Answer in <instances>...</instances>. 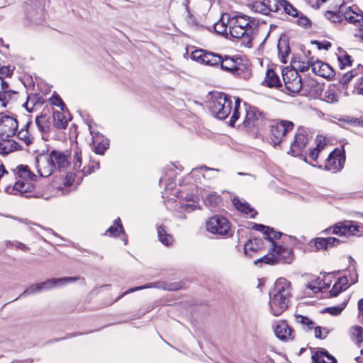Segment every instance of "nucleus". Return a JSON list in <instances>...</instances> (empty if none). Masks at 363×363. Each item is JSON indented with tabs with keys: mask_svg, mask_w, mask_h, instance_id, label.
Here are the masks:
<instances>
[{
	"mask_svg": "<svg viewBox=\"0 0 363 363\" xmlns=\"http://www.w3.org/2000/svg\"><path fill=\"white\" fill-rule=\"evenodd\" d=\"M348 279L347 277L343 276L339 278L334 284L332 289L330 291V296L335 297L342 291L347 288Z\"/></svg>",
	"mask_w": 363,
	"mask_h": 363,
	"instance_id": "obj_33",
	"label": "nucleus"
},
{
	"mask_svg": "<svg viewBox=\"0 0 363 363\" xmlns=\"http://www.w3.org/2000/svg\"><path fill=\"white\" fill-rule=\"evenodd\" d=\"M73 163H74V169L76 170H79L82 167V152L81 150L77 149L74 150L73 155Z\"/></svg>",
	"mask_w": 363,
	"mask_h": 363,
	"instance_id": "obj_49",
	"label": "nucleus"
},
{
	"mask_svg": "<svg viewBox=\"0 0 363 363\" xmlns=\"http://www.w3.org/2000/svg\"><path fill=\"white\" fill-rule=\"evenodd\" d=\"M153 287L158 288V289L162 288V289H164L165 290H168V291H173V290L177 289V288L173 287L172 286H167V285H164V284H162L160 282H155L152 284H147V285H143V286H140L131 288V289L127 290L125 292H124L121 296H119L118 298V299L121 298L125 294H130V293H133V292L138 291V290L147 289V288H153Z\"/></svg>",
	"mask_w": 363,
	"mask_h": 363,
	"instance_id": "obj_31",
	"label": "nucleus"
},
{
	"mask_svg": "<svg viewBox=\"0 0 363 363\" xmlns=\"http://www.w3.org/2000/svg\"><path fill=\"white\" fill-rule=\"evenodd\" d=\"M206 229L213 234L227 235L230 231L228 220L221 216H214L210 218L206 223Z\"/></svg>",
	"mask_w": 363,
	"mask_h": 363,
	"instance_id": "obj_9",
	"label": "nucleus"
},
{
	"mask_svg": "<svg viewBox=\"0 0 363 363\" xmlns=\"http://www.w3.org/2000/svg\"><path fill=\"white\" fill-rule=\"evenodd\" d=\"M325 17L334 23H342L344 21L343 16L339 13V9L337 11H326Z\"/></svg>",
	"mask_w": 363,
	"mask_h": 363,
	"instance_id": "obj_39",
	"label": "nucleus"
},
{
	"mask_svg": "<svg viewBox=\"0 0 363 363\" xmlns=\"http://www.w3.org/2000/svg\"><path fill=\"white\" fill-rule=\"evenodd\" d=\"M54 126L57 129H65L67 126L68 121L70 120L67 116L65 115L64 111H55L52 114Z\"/></svg>",
	"mask_w": 363,
	"mask_h": 363,
	"instance_id": "obj_29",
	"label": "nucleus"
},
{
	"mask_svg": "<svg viewBox=\"0 0 363 363\" xmlns=\"http://www.w3.org/2000/svg\"><path fill=\"white\" fill-rule=\"evenodd\" d=\"M363 227L357 223L348 221L340 223L335 225L333 229V233L341 236L354 235L358 233H363L361 230Z\"/></svg>",
	"mask_w": 363,
	"mask_h": 363,
	"instance_id": "obj_13",
	"label": "nucleus"
},
{
	"mask_svg": "<svg viewBox=\"0 0 363 363\" xmlns=\"http://www.w3.org/2000/svg\"><path fill=\"white\" fill-rule=\"evenodd\" d=\"M21 149V145L11 138H1L0 141V154L6 155Z\"/></svg>",
	"mask_w": 363,
	"mask_h": 363,
	"instance_id": "obj_23",
	"label": "nucleus"
},
{
	"mask_svg": "<svg viewBox=\"0 0 363 363\" xmlns=\"http://www.w3.org/2000/svg\"><path fill=\"white\" fill-rule=\"evenodd\" d=\"M264 83L269 87H279L281 86L279 77L272 69H269L267 72Z\"/></svg>",
	"mask_w": 363,
	"mask_h": 363,
	"instance_id": "obj_35",
	"label": "nucleus"
},
{
	"mask_svg": "<svg viewBox=\"0 0 363 363\" xmlns=\"http://www.w3.org/2000/svg\"><path fill=\"white\" fill-rule=\"evenodd\" d=\"M269 306L272 313L276 316L281 315L289 306L291 298L290 281L284 278H279L274 289L269 293Z\"/></svg>",
	"mask_w": 363,
	"mask_h": 363,
	"instance_id": "obj_2",
	"label": "nucleus"
},
{
	"mask_svg": "<svg viewBox=\"0 0 363 363\" xmlns=\"http://www.w3.org/2000/svg\"><path fill=\"white\" fill-rule=\"evenodd\" d=\"M192 60L208 66H218L220 55L205 50H196L191 53Z\"/></svg>",
	"mask_w": 363,
	"mask_h": 363,
	"instance_id": "obj_12",
	"label": "nucleus"
},
{
	"mask_svg": "<svg viewBox=\"0 0 363 363\" xmlns=\"http://www.w3.org/2000/svg\"><path fill=\"white\" fill-rule=\"evenodd\" d=\"M311 62H313V59L311 58L310 60L307 62H299L297 67V70L298 69L300 72H306L307 71L309 67H311Z\"/></svg>",
	"mask_w": 363,
	"mask_h": 363,
	"instance_id": "obj_53",
	"label": "nucleus"
},
{
	"mask_svg": "<svg viewBox=\"0 0 363 363\" xmlns=\"http://www.w3.org/2000/svg\"><path fill=\"white\" fill-rule=\"evenodd\" d=\"M52 104L57 106L60 107L62 111H64L65 108V104L59 96H57L56 98L54 99Z\"/></svg>",
	"mask_w": 363,
	"mask_h": 363,
	"instance_id": "obj_60",
	"label": "nucleus"
},
{
	"mask_svg": "<svg viewBox=\"0 0 363 363\" xmlns=\"http://www.w3.org/2000/svg\"><path fill=\"white\" fill-rule=\"evenodd\" d=\"M358 30L354 33V36L363 40V26L357 27Z\"/></svg>",
	"mask_w": 363,
	"mask_h": 363,
	"instance_id": "obj_64",
	"label": "nucleus"
},
{
	"mask_svg": "<svg viewBox=\"0 0 363 363\" xmlns=\"http://www.w3.org/2000/svg\"><path fill=\"white\" fill-rule=\"evenodd\" d=\"M326 145V143L325 141L324 138H318L317 139V145L315 147V150H317L319 152L324 149L325 146Z\"/></svg>",
	"mask_w": 363,
	"mask_h": 363,
	"instance_id": "obj_57",
	"label": "nucleus"
},
{
	"mask_svg": "<svg viewBox=\"0 0 363 363\" xmlns=\"http://www.w3.org/2000/svg\"><path fill=\"white\" fill-rule=\"evenodd\" d=\"M13 245L16 248L20 249V250H23V251H28L29 250V247L26 245H25V244L22 243V242H16L13 244Z\"/></svg>",
	"mask_w": 363,
	"mask_h": 363,
	"instance_id": "obj_61",
	"label": "nucleus"
},
{
	"mask_svg": "<svg viewBox=\"0 0 363 363\" xmlns=\"http://www.w3.org/2000/svg\"><path fill=\"white\" fill-rule=\"evenodd\" d=\"M29 124L30 123H27L17 133V137L18 139L23 141L26 145H29L32 143V138L30 137L28 130Z\"/></svg>",
	"mask_w": 363,
	"mask_h": 363,
	"instance_id": "obj_37",
	"label": "nucleus"
},
{
	"mask_svg": "<svg viewBox=\"0 0 363 363\" xmlns=\"http://www.w3.org/2000/svg\"><path fill=\"white\" fill-rule=\"evenodd\" d=\"M354 91L358 94L363 95V77H361L354 86Z\"/></svg>",
	"mask_w": 363,
	"mask_h": 363,
	"instance_id": "obj_58",
	"label": "nucleus"
},
{
	"mask_svg": "<svg viewBox=\"0 0 363 363\" xmlns=\"http://www.w3.org/2000/svg\"><path fill=\"white\" fill-rule=\"evenodd\" d=\"M297 23L299 26L304 27V28H307L310 25L309 19L304 16H301L298 17V18L297 20Z\"/></svg>",
	"mask_w": 363,
	"mask_h": 363,
	"instance_id": "obj_56",
	"label": "nucleus"
},
{
	"mask_svg": "<svg viewBox=\"0 0 363 363\" xmlns=\"http://www.w3.org/2000/svg\"><path fill=\"white\" fill-rule=\"evenodd\" d=\"M345 242L340 239L328 237L326 238H317L315 240V246L317 250H328L330 247L337 245L339 243Z\"/></svg>",
	"mask_w": 363,
	"mask_h": 363,
	"instance_id": "obj_25",
	"label": "nucleus"
},
{
	"mask_svg": "<svg viewBox=\"0 0 363 363\" xmlns=\"http://www.w3.org/2000/svg\"><path fill=\"white\" fill-rule=\"evenodd\" d=\"M356 75H357V72L356 70H352L350 72H348L347 73H345V74H343L342 76V77L340 78V83L343 85V86H345L347 85L350 81L351 79L354 77Z\"/></svg>",
	"mask_w": 363,
	"mask_h": 363,
	"instance_id": "obj_50",
	"label": "nucleus"
},
{
	"mask_svg": "<svg viewBox=\"0 0 363 363\" xmlns=\"http://www.w3.org/2000/svg\"><path fill=\"white\" fill-rule=\"evenodd\" d=\"M319 152L315 150V148H313V150H311L309 152V157L314 161H316L318 157V155H319Z\"/></svg>",
	"mask_w": 363,
	"mask_h": 363,
	"instance_id": "obj_62",
	"label": "nucleus"
},
{
	"mask_svg": "<svg viewBox=\"0 0 363 363\" xmlns=\"http://www.w3.org/2000/svg\"><path fill=\"white\" fill-rule=\"evenodd\" d=\"M263 118L262 113L258 109L250 107L246 111L243 124L247 128L258 126L262 122Z\"/></svg>",
	"mask_w": 363,
	"mask_h": 363,
	"instance_id": "obj_18",
	"label": "nucleus"
},
{
	"mask_svg": "<svg viewBox=\"0 0 363 363\" xmlns=\"http://www.w3.org/2000/svg\"><path fill=\"white\" fill-rule=\"evenodd\" d=\"M35 123L38 130L42 133H47L50 131L51 124L49 117L46 114H41L35 118Z\"/></svg>",
	"mask_w": 363,
	"mask_h": 363,
	"instance_id": "obj_34",
	"label": "nucleus"
},
{
	"mask_svg": "<svg viewBox=\"0 0 363 363\" xmlns=\"http://www.w3.org/2000/svg\"><path fill=\"white\" fill-rule=\"evenodd\" d=\"M345 162V152L339 149H335L328 157L324 169L333 173L337 172L343 168Z\"/></svg>",
	"mask_w": 363,
	"mask_h": 363,
	"instance_id": "obj_11",
	"label": "nucleus"
},
{
	"mask_svg": "<svg viewBox=\"0 0 363 363\" xmlns=\"http://www.w3.org/2000/svg\"><path fill=\"white\" fill-rule=\"evenodd\" d=\"M312 359L315 363H337L336 359L325 350L316 352Z\"/></svg>",
	"mask_w": 363,
	"mask_h": 363,
	"instance_id": "obj_30",
	"label": "nucleus"
},
{
	"mask_svg": "<svg viewBox=\"0 0 363 363\" xmlns=\"http://www.w3.org/2000/svg\"><path fill=\"white\" fill-rule=\"evenodd\" d=\"M282 2L284 0H263L260 3H257V8H260V12L268 15L270 12H277L281 10Z\"/></svg>",
	"mask_w": 363,
	"mask_h": 363,
	"instance_id": "obj_19",
	"label": "nucleus"
},
{
	"mask_svg": "<svg viewBox=\"0 0 363 363\" xmlns=\"http://www.w3.org/2000/svg\"><path fill=\"white\" fill-rule=\"evenodd\" d=\"M218 66L223 71L245 80L251 77V70L249 66L238 56L225 55L223 57L220 55V62H219Z\"/></svg>",
	"mask_w": 363,
	"mask_h": 363,
	"instance_id": "obj_4",
	"label": "nucleus"
},
{
	"mask_svg": "<svg viewBox=\"0 0 363 363\" xmlns=\"http://www.w3.org/2000/svg\"><path fill=\"white\" fill-rule=\"evenodd\" d=\"M263 247V241L262 239L255 238L248 240L244 247L245 253L247 256L252 257L253 253L258 252Z\"/></svg>",
	"mask_w": 363,
	"mask_h": 363,
	"instance_id": "obj_28",
	"label": "nucleus"
},
{
	"mask_svg": "<svg viewBox=\"0 0 363 363\" xmlns=\"http://www.w3.org/2000/svg\"><path fill=\"white\" fill-rule=\"evenodd\" d=\"M212 114L220 120L226 118L231 112L232 101L230 97L223 93L215 94L210 102Z\"/></svg>",
	"mask_w": 363,
	"mask_h": 363,
	"instance_id": "obj_6",
	"label": "nucleus"
},
{
	"mask_svg": "<svg viewBox=\"0 0 363 363\" xmlns=\"http://www.w3.org/2000/svg\"><path fill=\"white\" fill-rule=\"evenodd\" d=\"M233 203L238 211L245 214L250 215L251 218H254L257 214V212L255 211V209L245 201H242L239 199H234Z\"/></svg>",
	"mask_w": 363,
	"mask_h": 363,
	"instance_id": "obj_32",
	"label": "nucleus"
},
{
	"mask_svg": "<svg viewBox=\"0 0 363 363\" xmlns=\"http://www.w3.org/2000/svg\"><path fill=\"white\" fill-rule=\"evenodd\" d=\"M17 94L16 91L9 89V87L3 90L0 93V101L2 106L6 107L7 104L13 101Z\"/></svg>",
	"mask_w": 363,
	"mask_h": 363,
	"instance_id": "obj_36",
	"label": "nucleus"
},
{
	"mask_svg": "<svg viewBox=\"0 0 363 363\" xmlns=\"http://www.w3.org/2000/svg\"><path fill=\"white\" fill-rule=\"evenodd\" d=\"M277 47H278V50H279V55L281 57V61L284 63H286L284 58L289 53V47L287 45H286L285 43H281V42L279 43Z\"/></svg>",
	"mask_w": 363,
	"mask_h": 363,
	"instance_id": "obj_51",
	"label": "nucleus"
},
{
	"mask_svg": "<svg viewBox=\"0 0 363 363\" xmlns=\"http://www.w3.org/2000/svg\"><path fill=\"white\" fill-rule=\"evenodd\" d=\"M191 1V0H184V3H183L189 18H191L192 16V13H191V9H190ZM192 2H193V4H194V5L201 6L203 3H206V1L205 0H192Z\"/></svg>",
	"mask_w": 363,
	"mask_h": 363,
	"instance_id": "obj_52",
	"label": "nucleus"
},
{
	"mask_svg": "<svg viewBox=\"0 0 363 363\" xmlns=\"http://www.w3.org/2000/svg\"><path fill=\"white\" fill-rule=\"evenodd\" d=\"M320 281H319V279H315V280L314 281L308 283L306 285V287H307V289L313 291V293H317L320 291L321 287L327 289V288H329V286H330V284H323L324 286H320Z\"/></svg>",
	"mask_w": 363,
	"mask_h": 363,
	"instance_id": "obj_43",
	"label": "nucleus"
},
{
	"mask_svg": "<svg viewBox=\"0 0 363 363\" xmlns=\"http://www.w3.org/2000/svg\"><path fill=\"white\" fill-rule=\"evenodd\" d=\"M296 320L303 325H306L308 329L314 328L315 323L309 318L301 315H296Z\"/></svg>",
	"mask_w": 363,
	"mask_h": 363,
	"instance_id": "obj_46",
	"label": "nucleus"
},
{
	"mask_svg": "<svg viewBox=\"0 0 363 363\" xmlns=\"http://www.w3.org/2000/svg\"><path fill=\"white\" fill-rule=\"evenodd\" d=\"M157 234L158 238L162 244L168 246L172 243V236L169 234H167L162 226L157 228Z\"/></svg>",
	"mask_w": 363,
	"mask_h": 363,
	"instance_id": "obj_38",
	"label": "nucleus"
},
{
	"mask_svg": "<svg viewBox=\"0 0 363 363\" xmlns=\"http://www.w3.org/2000/svg\"><path fill=\"white\" fill-rule=\"evenodd\" d=\"M291 253V248L277 245L276 242H272V245L269 247V253L257 259L254 262L255 264L259 262L269 264L290 263L292 261Z\"/></svg>",
	"mask_w": 363,
	"mask_h": 363,
	"instance_id": "obj_5",
	"label": "nucleus"
},
{
	"mask_svg": "<svg viewBox=\"0 0 363 363\" xmlns=\"http://www.w3.org/2000/svg\"><path fill=\"white\" fill-rule=\"evenodd\" d=\"M38 172L42 177H48L52 174L55 169V163L49 155H40L36 157Z\"/></svg>",
	"mask_w": 363,
	"mask_h": 363,
	"instance_id": "obj_15",
	"label": "nucleus"
},
{
	"mask_svg": "<svg viewBox=\"0 0 363 363\" xmlns=\"http://www.w3.org/2000/svg\"><path fill=\"white\" fill-rule=\"evenodd\" d=\"M324 99L328 103L337 102L338 96L334 89H329L324 93Z\"/></svg>",
	"mask_w": 363,
	"mask_h": 363,
	"instance_id": "obj_44",
	"label": "nucleus"
},
{
	"mask_svg": "<svg viewBox=\"0 0 363 363\" xmlns=\"http://www.w3.org/2000/svg\"><path fill=\"white\" fill-rule=\"evenodd\" d=\"M239 102H240L239 99H236L235 107H234V111H233V116H231V118L230 120V125H233L234 123H235V121L239 118V115H238V107H239Z\"/></svg>",
	"mask_w": 363,
	"mask_h": 363,
	"instance_id": "obj_54",
	"label": "nucleus"
},
{
	"mask_svg": "<svg viewBox=\"0 0 363 363\" xmlns=\"http://www.w3.org/2000/svg\"><path fill=\"white\" fill-rule=\"evenodd\" d=\"M337 59L339 61V67L342 69L346 66H351L352 65L351 57L348 54L345 53L342 55H339Z\"/></svg>",
	"mask_w": 363,
	"mask_h": 363,
	"instance_id": "obj_48",
	"label": "nucleus"
},
{
	"mask_svg": "<svg viewBox=\"0 0 363 363\" xmlns=\"http://www.w3.org/2000/svg\"><path fill=\"white\" fill-rule=\"evenodd\" d=\"M42 291L41 286L40 283L32 284L28 289H26L19 297L27 296L35 293Z\"/></svg>",
	"mask_w": 363,
	"mask_h": 363,
	"instance_id": "obj_45",
	"label": "nucleus"
},
{
	"mask_svg": "<svg viewBox=\"0 0 363 363\" xmlns=\"http://www.w3.org/2000/svg\"><path fill=\"white\" fill-rule=\"evenodd\" d=\"M308 141L307 136L303 129H298L297 133L295 135L294 143L291 145V150L294 153L303 149L306 145Z\"/></svg>",
	"mask_w": 363,
	"mask_h": 363,
	"instance_id": "obj_26",
	"label": "nucleus"
},
{
	"mask_svg": "<svg viewBox=\"0 0 363 363\" xmlns=\"http://www.w3.org/2000/svg\"><path fill=\"white\" fill-rule=\"evenodd\" d=\"M339 13H341L344 20L353 24L357 27L363 26V12L355 6H347L342 4L339 7Z\"/></svg>",
	"mask_w": 363,
	"mask_h": 363,
	"instance_id": "obj_10",
	"label": "nucleus"
},
{
	"mask_svg": "<svg viewBox=\"0 0 363 363\" xmlns=\"http://www.w3.org/2000/svg\"><path fill=\"white\" fill-rule=\"evenodd\" d=\"M1 74L6 76H11L12 74L13 70L9 68V67H4L1 69Z\"/></svg>",
	"mask_w": 363,
	"mask_h": 363,
	"instance_id": "obj_63",
	"label": "nucleus"
},
{
	"mask_svg": "<svg viewBox=\"0 0 363 363\" xmlns=\"http://www.w3.org/2000/svg\"><path fill=\"white\" fill-rule=\"evenodd\" d=\"M121 233H123L122 225L120 222V219L118 218L114 221L113 225L110 226L106 232V235H110L113 236L118 235Z\"/></svg>",
	"mask_w": 363,
	"mask_h": 363,
	"instance_id": "obj_41",
	"label": "nucleus"
},
{
	"mask_svg": "<svg viewBox=\"0 0 363 363\" xmlns=\"http://www.w3.org/2000/svg\"><path fill=\"white\" fill-rule=\"evenodd\" d=\"M253 228L256 230L262 232L264 238L270 241L272 245V242H274L273 240L279 239L281 235L280 232H277L274 230V229L262 224H255Z\"/></svg>",
	"mask_w": 363,
	"mask_h": 363,
	"instance_id": "obj_27",
	"label": "nucleus"
},
{
	"mask_svg": "<svg viewBox=\"0 0 363 363\" xmlns=\"http://www.w3.org/2000/svg\"><path fill=\"white\" fill-rule=\"evenodd\" d=\"M311 64L312 72L320 77L323 78H330L335 75V72L333 68L327 63L316 60Z\"/></svg>",
	"mask_w": 363,
	"mask_h": 363,
	"instance_id": "obj_17",
	"label": "nucleus"
},
{
	"mask_svg": "<svg viewBox=\"0 0 363 363\" xmlns=\"http://www.w3.org/2000/svg\"><path fill=\"white\" fill-rule=\"evenodd\" d=\"M220 202V198L216 194H209L204 199L205 205L211 208H216Z\"/></svg>",
	"mask_w": 363,
	"mask_h": 363,
	"instance_id": "obj_40",
	"label": "nucleus"
},
{
	"mask_svg": "<svg viewBox=\"0 0 363 363\" xmlns=\"http://www.w3.org/2000/svg\"><path fill=\"white\" fill-rule=\"evenodd\" d=\"M80 279L79 277H63L59 279H48L45 281L41 282V289L42 291L50 290L57 287H62L68 284L74 282L77 280Z\"/></svg>",
	"mask_w": 363,
	"mask_h": 363,
	"instance_id": "obj_16",
	"label": "nucleus"
},
{
	"mask_svg": "<svg viewBox=\"0 0 363 363\" xmlns=\"http://www.w3.org/2000/svg\"><path fill=\"white\" fill-rule=\"evenodd\" d=\"M293 122L286 120L275 121L270 125L269 140L274 145H279L285 135L294 129Z\"/></svg>",
	"mask_w": 363,
	"mask_h": 363,
	"instance_id": "obj_7",
	"label": "nucleus"
},
{
	"mask_svg": "<svg viewBox=\"0 0 363 363\" xmlns=\"http://www.w3.org/2000/svg\"><path fill=\"white\" fill-rule=\"evenodd\" d=\"M228 21L230 24V37L235 38H245L247 43L251 41L255 20L240 12L228 13Z\"/></svg>",
	"mask_w": 363,
	"mask_h": 363,
	"instance_id": "obj_3",
	"label": "nucleus"
},
{
	"mask_svg": "<svg viewBox=\"0 0 363 363\" xmlns=\"http://www.w3.org/2000/svg\"><path fill=\"white\" fill-rule=\"evenodd\" d=\"M346 302L342 303L340 306H333V307H328L325 308L323 312V313H329L330 314L333 315H337L341 313L342 310L345 308L346 306Z\"/></svg>",
	"mask_w": 363,
	"mask_h": 363,
	"instance_id": "obj_47",
	"label": "nucleus"
},
{
	"mask_svg": "<svg viewBox=\"0 0 363 363\" xmlns=\"http://www.w3.org/2000/svg\"><path fill=\"white\" fill-rule=\"evenodd\" d=\"M282 77L286 89L291 93H298L306 86V82H302L297 69L286 68L282 72Z\"/></svg>",
	"mask_w": 363,
	"mask_h": 363,
	"instance_id": "obj_8",
	"label": "nucleus"
},
{
	"mask_svg": "<svg viewBox=\"0 0 363 363\" xmlns=\"http://www.w3.org/2000/svg\"><path fill=\"white\" fill-rule=\"evenodd\" d=\"M315 43L318 45V48L319 50H328L331 47V43L328 41L325 42H318L316 41Z\"/></svg>",
	"mask_w": 363,
	"mask_h": 363,
	"instance_id": "obj_59",
	"label": "nucleus"
},
{
	"mask_svg": "<svg viewBox=\"0 0 363 363\" xmlns=\"http://www.w3.org/2000/svg\"><path fill=\"white\" fill-rule=\"evenodd\" d=\"M18 129V121L13 117L4 116L0 118V137L11 138Z\"/></svg>",
	"mask_w": 363,
	"mask_h": 363,
	"instance_id": "obj_14",
	"label": "nucleus"
},
{
	"mask_svg": "<svg viewBox=\"0 0 363 363\" xmlns=\"http://www.w3.org/2000/svg\"><path fill=\"white\" fill-rule=\"evenodd\" d=\"M228 17V13H223L220 19L214 25L215 31L226 38L230 37V24L227 19Z\"/></svg>",
	"mask_w": 363,
	"mask_h": 363,
	"instance_id": "obj_24",
	"label": "nucleus"
},
{
	"mask_svg": "<svg viewBox=\"0 0 363 363\" xmlns=\"http://www.w3.org/2000/svg\"><path fill=\"white\" fill-rule=\"evenodd\" d=\"M16 174L21 179L16 182L13 186H8L5 191L9 194L21 195L25 197L43 198V194L37 191L31 181L36 175L30 172L27 165H20L17 167Z\"/></svg>",
	"mask_w": 363,
	"mask_h": 363,
	"instance_id": "obj_1",
	"label": "nucleus"
},
{
	"mask_svg": "<svg viewBox=\"0 0 363 363\" xmlns=\"http://www.w3.org/2000/svg\"><path fill=\"white\" fill-rule=\"evenodd\" d=\"M49 156L52 159V162L55 163V169L62 170L66 169L69 164L67 155L62 152L52 150L49 154Z\"/></svg>",
	"mask_w": 363,
	"mask_h": 363,
	"instance_id": "obj_21",
	"label": "nucleus"
},
{
	"mask_svg": "<svg viewBox=\"0 0 363 363\" xmlns=\"http://www.w3.org/2000/svg\"><path fill=\"white\" fill-rule=\"evenodd\" d=\"M44 103L43 98L39 94H30L27 96V101L23 104L28 112L35 111L40 108Z\"/></svg>",
	"mask_w": 363,
	"mask_h": 363,
	"instance_id": "obj_22",
	"label": "nucleus"
},
{
	"mask_svg": "<svg viewBox=\"0 0 363 363\" xmlns=\"http://www.w3.org/2000/svg\"><path fill=\"white\" fill-rule=\"evenodd\" d=\"M108 144L107 143H99L95 147V152L99 155H104V152L107 150Z\"/></svg>",
	"mask_w": 363,
	"mask_h": 363,
	"instance_id": "obj_55",
	"label": "nucleus"
},
{
	"mask_svg": "<svg viewBox=\"0 0 363 363\" xmlns=\"http://www.w3.org/2000/svg\"><path fill=\"white\" fill-rule=\"evenodd\" d=\"M276 336L284 341H288L293 339L292 330L284 320L279 321L274 328Z\"/></svg>",
	"mask_w": 363,
	"mask_h": 363,
	"instance_id": "obj_20",
	"label": "nucleus"
},
{
	"mask_svg": "<svg viewBox=\"0 0 363 363\" xmlns=\"http://www.w3.org/2000/svg\"><path fill=\"white\" fill-rule=\"evenodd\" d=\"M281 10H283L289 16L293 17L298 16V10L286 0H284V2H282Z\"/></svg>",
	"mask_w": 363,
	"mask_h": 363,
	"instance_id": "obj_42",
	"label": "nucleus"
}]
</instances>
